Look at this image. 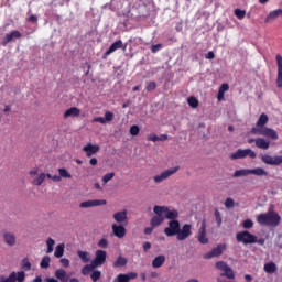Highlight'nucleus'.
<instances>
[{"label": "nucleus", "mask_w": 282, "mask_h": 282, "mask_svg": "<svg viewBox=\"0 0 282 282\" xmlns=\"http://www.w3.org/2000/svg\"><path fill=\"white\" fill-rule=\"evenodd\" d=\"M235 17H237V19H245L246 18V10L236 9L235 10Z\"/></svg>", "instance_id": "obj_48"}, {"label": "nucleus", "mask_w": 282, "mask_h": 282, "mask_svg": "<svg viewBox=\"0 0 282 282\" xmlns=\"http://www.w3.org/2000/svg\"><path fill=\"white\" fill-rule=\"evenodd\" d=\"M166 263V257L165 256H158L156 258L153 259L152 261V268H162Z\"/></svg>", "instance_id": "obj_26"}, {"label": "nucleus", "mask_w": 282, "mask_h": 282, "mask_svg": "<svg viewBox=\"0 0 282 282\" xmlns=\"http://www.w3.org/2000/svg\"><path fill=\"white\" fill-rule=\"evenodd\" d=\"M29 23H36L39 21V17L32 14L28 18Z\"/></svg>", "instance_id": "obj_57"}, {"label": "nucleus", "mask_w": 282, "mask_h": 282, "mask_svg": "<svg viewBox=\"0 0 282 282\" xmlns=\"http://www.w3.org/2000/svg\"><path fill=\"white\" fill-rule=\"evenodd\" d=\"M117 50H122V40H117L115 43L110 45V47L104 53L102 59L107 61L110 54H113Z\"/></svg>", "instance_id": "obj_13"}, {"label": "nucleus", "mask_w": 282, "mask_h": 282, "mask_svg": "<svg viewBox=\"0 0 282 282\" xmlns=\"http://www.w3.org/2000/svg\"><path fill=\"white\" fill-rule=\"evenodd\" d=\"M159 138L158 134H150L148 135V140L149 142H159Z\"/></svg>", "instance_id": "obj_56"}, {"label": "nucleus", "mask_w": 282, "mask_h": 282, "mask_svg": "<svg viewBox=\"0 0 282 282\" xmlns=\"http://www.w3.org/2000/svg\"><path fill=\"white\" fill-rule=\"evenodd\" d=\"M257 236L248 234V243H257Z\"/></svg>", "instance_id": "obj_55"}, {"label": "nucleus", "mask_w": 282, "mask_h": 282, "mask_svg": "<svg viewBox=\"0 0 282 282\" xmlns=\"http://www.w3.org/2000/svg\"><path fill=\"white\" fill-rule=\"evenodd\" d=\"M93 122H100V124H107L105 117H96L93 119Z\"/></svg>", "instance_id": "obj_54"}, {"label": "nucleus", "mask_w": 282, "mask_h": 282, "mask_svg": "<svg viewBox=\"0 0 282 282\" xmlns=\"http://www.w3.org/2000/svg\"><path fill=\"white\" fill-rule=\"evenodd\" d=\"M236 239L238 243H245V246H248V230L238 232L236 235Z\"/></svg>", "instance_id": "obj_29"}, {"label": "nucleus", "mask_w": 282, "mask_h": 282, "mask_svg": "<svg viewBox=\"0 0 282 282\" xmlns=\"http://www.w3.org/2000/svg\"><path fill=\"white\" fill-rule=\"evenodd\" d=\"M180 232V220H170L169 227L164 229L166 237H175Z\"/></svg>", "instance_id": "obj_7"}, {"label": "nucleus", "mask_w": 282, "mask_h": 282, "mask_svg": "<svg viewBox=\"0 0 282 282\" xmlns=\"http://www.w3.org/2000/svg\"><path fill=\"white\" fill-rule=\"evenodd\" d=\"M22 270H25V272H29V270H32V263L28 258H24L21 263Z\"/></svg>", "instance_id": "obj_38"}, {"label": "nucleus", "mask_w": 282, "mask_h": 282, "mask_svg": "<svg viewBox=\"0 0 282 282\" xmlns=\"http://www.w3.org/2000/svg\"><path fill=\"white\" fill-rule=\"evenodd\" d=\"M55 276L61 282H68L69 281V275H67V272L64 269H57L55 271Z\"/></svg>", "instance_id": "obj_24"}, {"label": "nucleus", "mask_w": 282, "mask_h": 282, "mask_svg": "<svg viewBox=\"0 0 282 282\" xmlns=\"http://www.w3.org/2000/svg\"><path fill=\"white\" fill-rule=\"evenodd\" d=\"M116 177V173L110 172L102 176V184H107L108 182H111V178Z\"/></svg>", "instance_id": "obj_44"}, {"label": "nucleus", "mask_w": 282, "mask_h": 282, "mask_svg": "<svg viewBox=\"0 0 282 282\" xmlns=\"http://www.w3.org/2000/svg\"><path fill=\"white\" fill-rule=\"evenodd\" d=\"M13 39H21V32L19 31H11L7 34L2 40V45L6 46L8 43L12 42Z\"/></svg>", "instance_id": "obj_20"}, {"label": "nucleus", "mask_w": 282, "mask_h": 282, "mask_svg": "<svg viewBox=\"0 0 282 282\" xmlns=\"http://www.w3.org/2000/svg\"><path fill=\"white\" fill-rule=\"evenodd\" d=\"M217 270H220L221 276H227L229 280L235 279V271H232V268L228 265V263L224 261H219L216 263Z\"/></svg>", "instance_id": "obj_4"}, {"label": "nucleus", "mask_w": 282, "mask_h": 282, "mask_svg": "<svg viewBox=\"0 0 282 282\" xmlns=\"http://www.w3.org/2000/svg\"><path fill=\"white\" fill-rule=\"evenodd\" d=\"M224 91H221V90H218V95H217V98H218V100H224Z\"/></svg>", "instance_id": "obj_64"}, {"label": "nucleus", "mask_w": 282, "mask_h": 282, "mask_svg": "<svg viewBox=\"0 0 282 282\" xmlns=\"http://www.w3.org/2000/svg\"><path fill=\"white\" fill-rule=\"evenodd\" d=\"M177 171H180V166L171 167V169L162 172L160 175L154 176L153 180H154L155 184H160V183L164 182V180H169V177H171V175H175V173H177Z\"/></svg>", "instance_id": "obj_5"}, {"label": "nucleus", "mask_w": 282, "mask_h": 282, "mask_svg": "<svg viewBox=\"0 0 282 282\" xmlns=\"http://www.w3.org/2000/svg\"><path fill=\"white\" fill-rule=\"evenodd\" d=\"M112 232H113L115 237L122 239V237H124L127 235V228H124V226L113 224Z\"/></svg>", "instance_id": "obj_19"}, {"label": "nucleus", "mask_w": 282, "mask_h": 282, "mask_svg": "<svg viewBox=\"0 0 282 282\" xmlns=\"http://www.w3.org/2000/svg\"><path fill=\"white\" fill-rule=\"evenodd\" d=\"M249 175H257V177H268V172L264 171L262 167H256L253 170H248Z\"/></svg>", "instance_id": "obj_28"}, {"label": "nucleus", "mask_w": 282, "mask_h": 282, "mask_svg": "<svg viewBox=\"0 0 282 282\" xmlns=\"http://www.w3.org/2000/svg\"><path fill=\"white\" fill-rule=\"evenodd\" d=\"M105 120H106V122H111L113 120V112L106 111L105 112Z\"/></svg>", "instance_id": "obj_52"}, {"label": "nucleus", "mask_w": 282, "mask_h": 282, "mask_svg": "<svg viewBox=\"0 0 282 282\" xmlns=\"http://www.w3.org/2000/svg\"><path fill=\"white\" fill-rule=\"evenodd\" d=\"M55 243H56V242H55L54 239H52V238H48V239L46 240V246H47L46 252H47V254L54 252V245H55Z\"/></svg>", "instance_id": "obj_39"}, {"label": "nucleus", "mask_w": 282, "mask_h": 282, "mask_svg": "<svg viewBox=\"0 0 282 282\" xmlns=\"http://www.w3.org/2000/svg\"><path fill=\"white\" fill-rule=\"evenodd\" d=\"M77 256L83 261V263H89L91 261V253L87 251H77Z\"/></svg>", "instance_id": "obj_31"}, {"label": "nucleus", "mask_w": 282, "mask_h": 282, "mask_svg": "<svg viewBox=\"0 0 282 282\" xmlns=\"http://www.w3.org/2000/svg\"><path fill=\"white\" fill-rule=\"evenodd\" d=\"M45 182V173H41L37 177L33 180L34 186H41Z\"/></svg>", "instance_id": "obj_37"}, {"label": "nucleus", "mask_w": 282, "mask_h": 282, "mask_svg": "<svg viewBox=\"0 0 282 282\" xmlns=\"http://www.w3.org/2000/svg\"><path fill=\"white\" fill-rule=\"evenodd\" d=\"M50 261H51L50 257L48 256H44L42 258L41 263H40V268H43V269L50 268Z\"/></svg>", "instance_id": "obj_41"}, {"label": "nucleus", "mask_w": 282, "mask_h": 282, "mask_svg": "<svg viewBox=\"0 0 282 282\" xmlns=\"http://www.w3.org/2000/svg\"><path fill=\"white\" fill-rule=\"evenodd\" d=\"M166 140H169V135H167V134H161V135L159 137V142H164V141H166Z\"/></svg>", "instance_id": "obj_62"}, {"label": "nucleus", "mask_w": 282, "mask_h": 282, "mask_svg": "<svg viewBox=\"0 0 282 282\" xmlns=\"http://www.w3.org/2000/svg\"><path fill=\"white\" fill-rule=\"evenodd\" d=\"M134 279H138V273L135 272H129L127 274L120 273L115 279V282H129V281H134Z\"/></svg>", "instance_id": "obj_14"}, {"label": "nucleus", "mask_w": 282, "mask_h": 282, "mask_svg": "<svg viewBox=\"0 0 282 282\" xmlns=\"http://www.w3.org/2000/svg\"><path fill=\"white\" fill-rule=\"evenodd\" d=\"M80 116V110L77 107H70L64 112V118H78Z\"/></svg>", "instance_id": "obj_22"}, {"label": "nucleus", "mask_w": 282, "mask_h": 282, "mask_svg": "<svg viewBox=\"0 0 282 282\" xmlns=\"http://www.w3.org/2000/svg\"><path fill=\"white\" fill-rule=\"evenodd\" d=\"M261 162L270 166H279V164H282V155L271 156L270 154H264L261 156Z\"/></svg>", "instance_id": "obj_10"}, {"label": "nucleus", "mask_w": 282, "mask_h": 282, "mask_svg": "<svg viewBox=\"0 0 282 282\" xmlns=\"http://www.w3.org/2000/svg\"><path fill=\"white\" fill-rule=\"evenodd\" d=\"M254 142L258 149H263L264 151H268V149H270V141H267L263 138H258L254 140Z\"/></svg>", "instance_id": "obj_23"}, {"label": "nucleus", "mask_w": 282, "mask_h": 282, "mask_svg": "<svg viewBox=\"0 0 282 282\" xmlns=\"http://www.w3.org/2000/svg\"><path fill=\"white\" fill-rule=\"evenodd\" d=\"M0 282H17V272L10 273L8 278L0 276Z\"/></svg>", "instance_id": "obj_34"}, {"label": "nucleus", "mask_w": 282, "mask_h": 282, "mask_svg": "<svg viewBox=\"0 0 282 282\" xmlns=\"http://www.w3.org/2000/svg\"><path fill=\"white\" fill-rule=\"evenodd\" d=\"M96 206H107L106 199L86 200L79 204V208H94Z\"/></svg>", "instance_id": "obj_11"}, {"label": "nucleus", "mask_w": 282, "mask_h": 282, "mask_svg": "<svg viewBox=\"0 0 282 282\" xmlns=\"http://www.w3.org/2000/svg\"><path fill=\"white\" fill-rule=\"evenodd\" d=\"M275 61H276V65H278L276 85L279 88H281L282 87V56H281V54H276Z\"/></svg>", "instance_id": "obj_17"}, {"label": "nucleus", "mask_w": 282, "mask_h": 282, "mask_svg": "<svg viewBox=\"0 0 282 282\" xmlns=\"http://www.w3.org/2000/svg\"><path fill=\"white\" fill-rule=\"evenodd\" d=\"M264 272H267V274H274V272H276V263L274 262L265 263Z\"/></svg>", "instance_id": "obj_32"}, {"label": "nucleus", "mask_w": 282, "mask_h": 282, "mask_svg": "<svg viewBox=\"0 0 282 282\" xmlns=\"http://www.w3.org/2000/svg\"><path fill=\"white\" fill-rule=\"evenodd\" d=\"M232 177H248V170H237Z\"/></svg>", "instance_id": "obj_42"}, {"label": "nucleus", "mask_w": 282, "mask_h": 282, "mask_svg": "<svg viewBox=\"0 0 282 282\" xmlns=\"http://www.w3.org/2000/svg\"><path fill=\"white\" fill-rule=\"evenodd\" d=\"M187 104L189 107H192V109H197V107H199V100H197L194 96H191L187 99Z\"/></svg>", "instance_id": "obj_36"}, {"label": "nucleus", "mask_w": 282, "mask_h": 282, "mask_svg": "<svg viewBox=\"0 0 282 282\" xmlns=\"http://www.w3.org/2000/svg\"><path fill=\"white\" fill-rule=\"evenodd\" d=\"M226 250V245H218L210 252L204 254V259H214V257H221Z\"/></svg>", "instance_id": "obj_12"}, {"label": "nucleus", "mask_w": 282, "mask_h": 282, "mask_svg": "<svg viewBox=\"0 0 282 282\" xmlns=\"http://www.w3.org/2000/svg\"><path fill=\"white\" fill-rule=\"evenodd\" d=\"M193 226L189 224H185L182 229H178V232L176 234V238L178 241H185V239H188L191 235H193L192 231Z\"/></svg>", "instance_id": "obj_8"}, {"label": "nucleus", "mask_w": 282, "mask_h": 282, "mask_svg": "<svg viewBox=\"0 0 282 282\" xmlns=\"http://www.w3.org/2000/svg\"><path fill=\"white\" fill-rule=\"evenodd\" d=\"M140 133V127L138 124H134L130 128V135H138Z\"/></svg>", "instance_id": "obj_49"}, {"label": "nucleus", "mask_w": 282, "mask_h": 282, "mask_svg": "<svg viewBox=\"0 0 282 282\" xmlns=\"http://www.w3.org/2000/svg\"><path fill=\"white\" fill-rule=\"evenodd\" d=\"M228 89H230V86L228 84H223L219 88V91H223L224 94H226Z\"/></svg>", "instance_id": "obj_58"}, {"label": "nucleus", "mask_w": 282, "mask_h": 282, "mask_svg": "<svg viewBox=\"0 0 282 282\" xmlns=\"http://www.w3.org/2000/svg\"><path fill=\"white\" fill-rule=\"evenodd\" d=\"M163 217L170 219V221H175L180 217V212L177 209H170L167 206H161Z\"/></svg>", "instance_id": "obj_9"}, {"label": "nucleus", "mask_w": 282, "mask_h": 282, "mask_svg": "<svg viewBox=\"0 0 282 282\" xmlns=\"http://www.w3.org/2000/svg\"><path fill=\"white\" fill-rule=\"evenodd\" d=\"M198 241L206 246L208 243V237H206V220L202 221L200 228L198 230Z\"/></svg>", "instance_id": "obj_15"}, {"label": "nucleus", "mask_w": 282, "mask_h": 282, "mask_svg": "<svg viewBox=\"0 0 282 282\" xmlns=\"http://www.w3.org/2000/svg\"><path fill=\"white\" fill-rule=\"evenodd\" d=\"M61 263L64 268H69V260L67 258L61 259Z\"/></svg>", "instance_id": "obj_59"}, {"label": "nucleus", "mask_w": 282, "mask_h": 282, "mask_svg": "<svg viewBox=\"0 0 282 282\" xmlns=\"http://www.w3.org/2000/svg\"><path fill=\"white\" fill-rule=\"evenodd\" d=\"M153 210L155 216L151 218V226L153 228H158V226H162V224H164L165 218L164 215L162 214V206L155 205Z\"/></svg>", "instance_id": "obj_3"}, {"label": "nucleus", "mask_w": 282, "mask_h": 282, "mask_svg": "<svg viewBox=\"0 0 282 282\" xmlns=\"http://www.w3.org/2000/svg\"><path fill=\"white\" fill-rule=\"evenodd\" d=\"M63 254H65V245L61 243L55 248L54 257H56V259H61Z\"/></svg>", "instance_id": "obj_33"}, {"label": "nucleus", "mask_w": 282, "mask_h": 282, "mask_svg": "<svg viewBox=\"0 0 282 282\" xmlns=\"http://www.w3.org/2000/svg\"><path fill=\"white\" fill-rule=\"evenodd\" d=\"M113 219L117 224H124V221H127V210L115 213Z\"/></svg>", "instance_id": "obj_25"}, {"label": "nucleus", "mask_w": 282, "mask_h": 282, "mask_svg": "<svg viewBox=\"0 0 282 282\" xmlns=\"http://www.w3.org/2000/svg\"><path fill=\"white\" fill-rule=\"evenodd\" d=\"M98 247L99 248H108L109 247V241L106 238H102L98 241Z\"/></svg>", "instance_id": "obj_50"}, {"label": "nucleus", "mask_w": 282, "mask_h": 282, "mask_svg": "<svg viewBox=\"0 0 282 282\" xmlns=\"http://www.w3.org/2000/svg\"><path fill=\"white\" fill-rule=\"evenodd\" d=\"M226 208H235V200L232 198H227L225 200Z\"/></svg>", "instance_id": "obj_51"}, {"label": "nucleus", "mask_w": 282, "mask_h": 282, "mask_svg": "<svg viewBox=\"0 0 282 282\" xmlns=\"http://www.w3.org/2000/svg\"><path fill=\"white\" fill-rule=\"evenodd\" d=\"M282 15V9H276L271 11L267 18H265V23H272V21H276L278 18Z\"/></svg>", "instance_id": "obj_21"}, {"label": "nucleus", "mask_w": 282, "mask_h": 282, "mask_svg": "<svg viewBox=\"0 0 282 282\" xmlns=\"http://www.w3.org/2000/svg\"><path fill=\"white\" fill-rule=\"evenodd\" d=\"M58 174L61 176V180H63V177L66 180H72V174H69V172L65 167L58 169Z\"/></svg>", "instance_id": "obj_35"}, {"label": "nucleus", "mask_w": 282, "mask_h": 282, "mask_svg": "<svg viewBox=\"0 0 282 282\" xmlns=\"http://www.w3.org/2000/svg\"><path fill=\"white\" fill-rule=\"evenodd\" d=\"M231 160H241L243 158H248V149L241 150L239 149L235 153L230 155Z\"/></svg>", "instance_id": "obj_27"}, {"label": "nucleus", "mask_w": 282, "mask_h": 282, "mask_svg": "<svg viewBox=\"0 0 282 282\" xmlns=\"http://www.w3.org/2000/svg\"><path fill=\"white\" fill-rule=\"evenodd\" d=\"M214 215H215V219L218 228L221 227L223 219H221V213L219 212V209H215Z\"/></svg>", "instance_id": "obj_43"}, {"label": "nucleus", "mask_w": 282, "mask_h": 282, "mask_svg": "<svg viewBox=\"0 0 282 282\" xmlns=\"http://www.w3.org/2000/svg\"><path fill=\"white\" fill-rule=\"evenodd\" d=\"M15 281L24 282L25 281V272L19 271L18 273H15Z\"/></svg>", "instance_id": "obj_47"}, {"label": "nucleus", "mask_w": 282, "mask_h": 282, "mask_svg": "<svg viewBox=\"0 0 282 282\" xmlns=\"http://www.w3.org/2000/svg\"><path fill=\"white\" fill-rule=\"evenodd\" d=\"M3 241L7 246H15L17 245V236L10 231L2 232Z\"/></svg>", "instance_id": "obj_18"}, {"label": "nucleus", "mask_w": 282, "mask_h": 282, "mask_svg": "<svg viewBox=\"0 0 282 282\" xmlns=\"http://www.w3.org/2000/svg\"><path fill=\"white\" fill-rule=\"evenodd\" d=\"M101 276H102V272H100V271H94L90 274V279L93 282H97Z\"/></svg>", "instance_id": "obj_45"}, {"label": "nucleus", "mask_w": 282, "mask_h": 282, "mask_svg": "<svg viewBox=\"0 0 282 282\" xmlns=\"http://www.w3.org/2000/svg\"><path fill=\"white\" fill-rule=\"evenodd\" d=\"M84 153H86L87 158H91V155H96V153H98V151H100V145H94L91 143H87L84 148H83Z\"/></svg>", "instance_id": "obj_16"}, {"label": "nucleus", "mask_w": 282, "mask_h": 282, "mask_svg": "<svg viewBox=\"0 0 282 282\" xmlns=\"http://www.w3.org/2000/svg\"><path fill=\"white\" fill-rule=\"evenodd\" d=\"M39 174V169L32 170L29 172V175H31V177H34V175Z\"/></svg>", "instance_id": "obj_63"}, {"label": "nucleus", "mask_w": 282, "mask_h": 282, "mask_svg": "<svg viewBox=\"0 0 282 282\" xmlns=\"http://www.w3.org/2000/svg\"><path fill=\"white\" fill-rule=\"evenodd\" d=\"M205 58H207V61H213V58H215V53L213 51H209Z\"/></svg>", "instance_id": "obj_61"}, {"label": "nucleus", "mask_w": 282, "mask_h": 282, "mask_svg": "<svg viewBox=\"0 0 282 282\" xmlns=\"http://www.w3.org/2000/svg\"><path fill=\"white\" fill-rule=\"evenodd\" d=\"M268 115H260L256 127L251 129V133L253 135H263L264 138H269L270 140H279V133L276 132V130L265 127V124H268Z\"/></svg>", "instance_id": "obj_1"}, {"label": "nucleus", "mask_w": 282, "mask_h": 282, "mask_svg": "<svg viewBox=\"0 0 282 282\" xmlns=\"http://www.w3.org/2000/svg\"><path fill=\"white\" fill-rule=\"evenodd\" d=\"M162 50V44H156L151 46L152 54H156V52H160Z\"/></svg>", "instance_id": "obj_53"}, {"label": "nucleus", "mask_w": 282, "mask_h": 282, "mask_svg": "<svg viewBox=\"0 0 282 282\" xmlns=\"http://www.w3.org/2000/svg\"><path fill=\"white\" fill-rule=\"evenodd\" d=\"M143 250H144V252H149V250H151V242H149V241L144 242Z\"/></svg>", "instance_id": "obj_60"}, {"label": "nucleus", "mask_w": 282, "mask_h": 282, "mask_svg": "<svg viewBox=\"0 0 282 282\" xmlns=\"http://www.w3.org/2000/svg\"><path fill=\"white\" fill-rule=\"evenodd\" d=\"M106 261H107V251L99 249L95 252V259L91 261V264L95 268H100V265H105Z\"/></svg>", "instance_id": "obj_6"}, {"label": "nucleus", "mask_w": 282, "mask_h": 282, "mask_svg": "<svg viewBox=\"0 0 282 282\" xmlns=\"http://www.w3.org/2000/svg\"><path fill=\"white\" fill-rule=\"evenodd\" d=\"M127 263H129V260L127 258L119 256L116 261L112 263L113 268H126Z\"/></svg>", "instance_id": "obj_30"}, {"label": "nucleus", "mask_w": 282, "mask_h": 282, "mask_svg": "<svg viewBox=\"0 0 282 282\" xmlns=\"http://www.w3.org/2000/svg\"><path fill=\"white\" fill-rule=\"evenodd\" d=\"M147 91H155L158 89V84L155 82H150L145 86Z\"/></svg>", "instance_id": "obj_46"}, {"label": "nucleus", "mask_w": 282, "mask_h": 282, "mask_svg": "<svg viewBox=\"0 0 282 282\" xmlns=\"http://www.w3.org/2000/svg\"><path fill=\"white\" fill-rule=\"evenodd\" d=\"M257 223L260 226H269L270 228H276L281 224V215L270 209L268 213L259 214L257 216Z\"/></svg>", "instance_id": "obj_2"}, {"label": "nucleus", "mask_w": 282, "mask_h": 282, "mask_svg": "<svg viewBox=\"0 0 282 282\" xmlns=\"http://www.w3.org/2000/svg\"><path fill=\"white\" fill-rule=\"evenodd\" d=\"M94 268H96V267L93 263L84 265L82 269V274L84 276H87V274H89V272H91V270H94Z\"/></svg>", "instance_id": "obj_40"}]
</instances>
